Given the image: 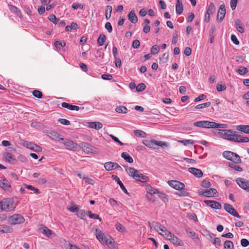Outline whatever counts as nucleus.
<instances>
[{
	"label": "nucleus",
	"instance_id": "obj_1",
	"mask_svg": "<svg viewBox=\"0 0 249 249\" xmlns=\"http://www.w3.org/2000/svg\"><path fill=\"white\" fill-rule=\"evenodd\" d=\"M95 235L102 245L107 246L110 249H116L115 242L110 235L105 234L99 229L96 230Z\"/></svg>",
	"mask_w": 249,
	"mask_h": 249
},
{
	"label": "nucleus",
	"instance_id": "obj_2",
	"mask_svg": "<svg viewBox=\"0 0 249 249\" xmlns=\"http://www.w3.org/2000/svg\"><path fill=\"white\" fill-rule=\"evenodd\" d=\"M17 206V202L13 197H8L0 201V211L9 212L13 211Z\"/></svg>",
	"mask_w": 249,
	"mask_h": 249
},
{
	"label": "nucleus",
	"instance_id": "obj_3",
	"mask_svg": "<svg viewBox=\"0 0 249 249\" xmlns=\"http://www.w3.org/2000/svg\"><path fill=\"white\" fill-rule=\"evenodd\" d=\"M125 170L129 176L137 181L144 183L149 180V178L147 176L143 175L139 171L133 167H127Z\"/></svg>",
	"mask_w": 249,
	"mask_h": 249
},
{
	"label": "nucleus",
	"instance_id": "obj_4",
	"mask_svg": "<svg viewBox=\"0 0 249 249\" xmlns=\"http://www.w3.org/2000/svg\"><path fill=\"white\" fill-rule=\"evenodd\" d=\"M223 156L229 160L232 161L234 163H240L242 161L240 157L235 153L230 151H225L223 152Z\"/></svg>",
	"mask_w": 249,
	"mask_h": 249
},
{
	"label": "nucleus",
	"instance_id": "obj_5",
	"mask_svg": "<svg viewBox=\"0 0 249 249\" xmlns=\"http://www.w3.org/2000/svg\"><path fill=\"white\" fill-rule=\"evenodd\" d=\"M25 221L24 217L19 214H14L9 217L8 222L10 225H15L23 223Z\"/></svg>",
	"mask_w": 249,
	"mask_h": 249
},
{
	"label": "nucleus",
	"instance_id": "obj_6",
	"mask_svg": "<svg viewBox=\"0 0 249 249\" xmlns=\"http://www.w3.org/2000/svg\"><path fill=\"white\" fill-rule=\"evenodd\" d=\"M62 141H63L62 143L64 145L67 149L73 151H78L79 150V145L76 142H74L73 141L69 139L64 138H63Z\"/></svg>",
	"mask_w": 249,
	"mask_h": 249
},
{
	"label": "nucleus",
	"instance_id": "obj_7",
	"mask_svg": "<svg viewBox=\"0 0 249 249\" xmlns=\"http://www.w3.org/2000/svg\"><path fill=\"white\" fill-rule=\"evenodd\" d=\"M237 132H233L231 129H225L222 139L234 142Z\"/></svg>",
	"mask_w": 249,
	"mask_h": 249
},
{
	"label": "nucleus",
	"instance_id": "obj_8",
	"mask_svg": "<svg viewBox=\"0 0 249 249\" xmlns=\"http://www.w3.org/2000/svg\"><path fill=\"white\" fill-rule=\"evenodd\" d=\"M22 145L25 147L36 152H41L42 151V148L40 146L32 142L24 141Z\"/></svg>",
	"mask_w": 249,
	"mask_h": 249
},
{
	"label": "nucleus",
	"instance_id": "obj_9",
	"mask_svg": "<svg viewBox=\"0 0 249 249\" xmlns=\"http://www.w3.org/2000/svg\"><path fill=\"white\" fill-rule=\"evenodd\" d=\"M217 190L214 188H210L209 189L202 190L199 193L200 195L208 197L216 196H217Z\"/></svg>",
	"mask_w": 249,
	"mask_h": 249
},
{
	"label": "nucleus",
	"instance_id": "obj_10",
	"mask_svg": "<svg viewBox=\"0 0 249 249\" xmlns=\"http://www.w3.org/2000/svg\"><path fill=\"white\" fill-rule=\"evenodd\" d=\"M79 149L82 148L83 151L87 154L92 153L94 152V147L88 143L82 142L79 145Z\"/></svg>",
	"mask_w": 249,
	"mask_h": 249
},
{
	"label": "nucleus",
	"instance_id": "obj_11",
	"mask_svg": "<svg viewBox=\"0 0 249 249\" xmlns=\"http://www.w3.org/2000/svg\"><path fill=\"white\" fill-rule=\"evenodd\" d=\"M236 181L238 185L242 189L249 191V181L247 180L244 178H238Z\"/></svg>",
	"mask_w": 249,
	"mask_h": 249
},
{
	"label": "nucleus",
	"instance_id": "obj_12",
	"mask_svg": "<svg viewBox=\"0 0 249 249\" xmlns=\"http://www.w3.org/2000/svg\"><path fill=\"white\" fill-rule=\"evenodd\" d=\"M168 184L170 186L177 190H182L185 187L183 183L177 180H169L168 181Z\"/></svg>",
	"mask_w": 249,
	"mask_h": 249
},
{
	"label": "nucleus",
	"instance_id": "obj_13",
	"mask_svg": "<svg viewBox=\"0 0 249 249\" xmlns=\"http://www.w3.org/2000/svg\"><path fill=\"white\" fill-rule=\"evenodd\" d=\"M224 209L231 215L236 217L240 218L241 216L236 212L235 210L233 208L232 205L226 203L224 205Z\"/></svg>",
	"mask_w": 249,
	"mask_h": 249
},
{
	"label": "nucleus",
	"instance_id": "obj_14",
	"mask_svg": "<svg viewBox=\"0 0 249 249\" xmlns=\"http://www.w3.org/2000/svg\"><path fill=\"white\" fill-rule=\"evenodd\" d=\"M226 14L225 7L224 4L220 6L219 9L217 14V20L220 22L222 21L224 19Z\"/></svg>",
	"mask_w": 249,
	"mask_h": 249
},
{
	"label": "nucleus",
	"instance_id": "obj_15",
	"mask_svg": "<svg viewBox=\"0 0 249 249\" xmlns=\"http://www.w3.org/2000/svg\"><path fill=\"white\" fill-rule=\"evenodd\" d=\"M204 203L213 209H220L221 208V204L214 200H205Z\"/></svg>",
	"mask_w": 249,
	"mask_h": 249
},
{
	"label": "nucleus",
	"instance_id": "obj_16",
	"mask_svg": "<svg viewBox=\"0 0 249 249\" xmlns=\"http://www.w3.org/2000/svg\"><path fill=\"white\" fill-rule=\"evenodd\" d=\"M104 167L107 171H111L118 168H121L118 163L111 161L106 162L104 164Z\"/></svg>",
	"mask_w": 249,
	"mask_h": 249
},
{
	"label": "nucleus",
	"instance_id": "obj_17",
	"mask_svg": "<svg viewBox=\"0 0 249 249\" xmlns=\"http://www.w3.org/2000/svg\"><path fill=\"white\" fill-rule=\"evenodd\" d=\"M0 187L5 191H10L11 188L9 181L5 178L0 180Z\"/></svg>",
	"mask_w": 249,
	"mask_h": 249
},
{
	"label": "nucleus",
	"instance_id": "obj_18",
	"mask_svg": "<svg viewBox=\"0 0 249 249\" xmlns=\"http://www.w3.org/2000/svg\"><path fill=\"white\" fill-rule=\"evenodd\" d=\"M148 224L151 228H153L159 233L162 231L164 228V227L162 226L160 224L155 221L151 223L149 222Z\"/></svg>",
	"mask_w": 249,
	"mask_h": 249
},
{
	"label": "nucleus",
	"instance_id": "obj_19",
	"mask_svg": "<svg viewBox=\"0 0 249 249\" xmlns=\"http://www.w3.org/2000/svg\"><path fill=\"white\" fill-rule=\"evenodd\" d=\"M168 240L176 246H183L184 245L183 242L173 234L172 235V237H170Z\"/></svg>",
	"mask_w": 249,
	"mask_h": 249
},
{
	"label": "nucleus",
	"instance_id": "obj_20",
	"mask_svg": "<svg viewBox=\"0 0 249 249\" xmlns=\"http://www.w3.org/2000/svg\"><path fill=\"white\" fill-rule=\"evenodd\" d=\"M112 178L119 185L120 188L122 189V190L123 191V192L125 194H128V193L124 185L122 182L120 180V179L118 177H117V176L112 175Z\"/></svg>",
	"mask_w": 249,
	"mask_h": 249
},
{
	"label": "nucleus",
	"instance_id": "obj_21",
	"mask_svg": "<svg viewBox=\"0 0 249 249\" xmlns=\"http://www.w3.org/2000/svg\"><path fill=\"white\" fill-rule=\"evenodd\" d=\"M61 106L63 107L67 108L71 110H76L78 111L79 110L80 107L78 106L72 105L69 103L63 102L62 103Z\"/></svg>",
	"mask_w": 249,
	"mask_h": 249
},
{
	"label": "nucleus",
	"instance_id": "obj_22",
	"mask_svg": "<svg viewBox=\"0 0 249 249\" xmlns=\"http://www.w3.org/2000/svg\"><path fill=\"white\" fill-rule=\"evenodd\" d=\"M189 171L193 175H194L197 178H200L203 176L202 172L200 169L196 168H189Z\"/></svg>",
	"mask_w": 249,
	"mask_h": 249
},
{
	"label": "nucleus",
	"instance_id": "obj_23",
	"mask_svg": "<svg viewBox=\"0 0 249 249\" xmlns=\"http://www.w3.org/2000/svg\"><path fill=\"white\" fill-rule=\"evenodd\" d=\"M142 142L147 147L152 149H155V140H143Z\"/></svg>",
	"mask_w": 249,
	"mask_h": 249
},
{
	"label": "nucleus",
	"instance_id": "obj_24",
	"mask_svg": "<svg viewBox=\"0 0 249 249\" xmlns=\"http://www.w3.org/2000/svg\"><path fill=\"white\" fill-rule=\"evenodd\" d=\"M129 20L133 23H136L138 22V18L134 10H131L128 15Z\"/></svg>",
	"mask_w": 249,
	"mask_h": 249
},
{
	"label": "nucleus",
	"instance_id": "obj_25",
	"mask_svg": "<svg viewBox=\"0 0 249 249\" xmlns=\"http://www.w3.org/2000/svg\"><path fill=\"white\" fill-rule=\"evenodd\" d=\"M89 126L91 128L99 130L102 128L103 124L99 122H90L89 123Z\"/></svg>",
	"mask_w": 249,
	"mask_h": 249
},
{
	"label": "nucleus",
	"instance_id": "obj_26",
	"mask_svg": "<svg viewBox=\"0 0 249 249\" xmlns=\"http://www.w3.org/2000/svg\"><path fill=\"white\" fill-rule=\"evenodd\" d=\"M236 136L234 142H249V137H242L236 133Z\"/></svg>",
	"mask_w": 249,
	"mask_h": 249
},
{
	"label": "nucleus",
	"instance_id": "obj_27",
	"mask_svg": "<svg viewBox=\"0 0 249 249\" xmlns=\"http://www.w3.org/2000/svg\"><path fill=\"white\" fill-rule=\"evenodd\" d=\"M236 136L234 142H249V137H242L236 133Z\"/></svg>",
	"mask_w": 249,
	"mask_h": 249
},
{
	"label": "nucleus",
	"instance_id": "obj_28",
	"mask_svg": "<svg viewBox=\"0 0 249 249\" xmlns=\"http://www.w3.org/2000/svg\"><path fill=\"white\" fill-rule=\"evenodd\" d=\"M5 159L9 162L14 163L15 161L14 156L10 153H6L3 155Z\"/></svg>",
	"mask_w": 249,
	"mask_h": 249
},
{
	"label": "nucleus",
	"instance_id": "obj_29",
	"mask_svg": "<svg viewBox=\"0 0 249 249\" xmlns=\"http://www.w3.org/2000/svg\"><path fill=\"white\" fill-rule=\"evenodd\" d=\"M236 129L244 133L249 134V125H239L236 126Z\"/></svg>",
	"mask_w": 249,
	"mask_h": 249
},
{
	"label": "nucleus",
	"instance_id": "obj_30",
	"mask_svg": "<svg viewBox=\"0 0 249 249\" xmlns=\"http://www.w3.org/2000/svg\"><path fill=\"white\" fill-rule=\"evenodd\" d=\"M160 234L162 236L166 238L167 239H168L170 237H172V235L173 234L170 231L167 230L165 227L162 230V231L160 232Z\"/></svg>",
	"mask_w": 249,
	"mask_h": 249
},
{
	"label": "nucleus",
	"instance_id": "obj_31",
	"mask_svg": "<svg viewBox=\"0 0 249 249\" xmlns=\"http://www.w3.org/2000/svg\"><path fill=\"white\" fill-rule=\"evenodd\" d=\"M121 157L127 162L131 163L133 162L132 158L127 153L123 152L121 155Z\"/></svg>",
	"mask_w": 249,
	"mask_h": 249
},
{
	"label": "nucleus",
	"instance_id": "obj_32",
	"mask_svg": "<svg viewBox=\"0 0 249 249\" xmlns=\"http://www.w3.org/2000/svg\"><path fill=\"white\" fill-rule=\"evenodd\" d=\"M41 232L43 234L46 235L48 237H51L53 234V231L46 227H44L42 228Z\"/></svg>",
	"mask_w": 249,
	"mask_h": 249
},
{
	"label": "nucleus",
	"instance_id": "obj_33",
	"mask_svg": "<svg viewBox=\"0 0 249 249\" xmlns=\"http://www.w3.org/2000/svg\"><path fill=\"white\" fill-rule=\"evenodd\" d=\"M112 11V6L110 5H107L106 6V13H105V16H106V19L108 20L110 18Z\"/></svg>",
	"mask_w": 249,
	"mask_h": 249
},
{
	"label": "nucleus",
	"instance_id": "obj_34",
	"mask_svg": "<svg viewBox=\"0 0 249 249\" xmlns=\"http://www.w3.org/2000/svg\"><path fill=\"white\" fill-rule=\"evenodd\" d=\"M2 226V233H11L13 231V228L10 226L1 225Z\"/></svg>",
	"mask_w": 249,
	"mask_h": 249
},
{
	"label": "nucleus",
	"instance_id": "obj_35",
	"mask_svg": "<svg viewBox=\"0 0 249 249\" xmlns=\"http://www.w3.org/2000/svg\"><path fill=\"white\" fill-rule=\"evenodd\" d=\"M134 134L136 137L141 138H145L147 136V134L145 132L138 129L134 130Z\"/></svg>",
	"mask_w": 249,
	"mask_h": 249
},
{
	"label": "nucleus",
	"instance_id": "obj_36",
	"mask_svg": "<svg viewBox=\"0 0 249 249\" xmlns=\"http://www.w3.org/2000/svg\"><path fill=\"white\" fill-rule=\"evenodd\" d=\"M236 27L237 31L240 33H243L244 32V29L242 26V24L241 23L240 20L237 19L235 21Z\"/></svg>",
	"mask_w": 249,
	"mask_h": 249
},
{
	"label": "nucleus",
	"instance_id": "obj_37",
	"mask_svg": "<svg viewBox=\"0 0 249 249\" xmlns=\"http://www.w3.org/2000/svg\"><path fill=\"white\" fill-rule=\"evenodd\" d=\"M115 228L118 231L121 232V233H124L126 232L125 227L119 222L116 223Z\"/></svg>",
	"mask_w": 249,
	"mask_h": 249
},
{
	"label": "nucleus",
	"instance_id": "obj_38",
	"mask_svg": "<svg viewBox=\"0 0 249 249\" xmlns=\"http://www.w3.org/2000/svg\"><path fill=\"white\" fill-rule=\"evenodd\" d=\"M224 248L225 249H233L234 244L233 242L230 240H226L224 242Z\"/></svg>",
	"mask_w": 249,
	"mask_h": 249
},
{
	"label": "nucleus",
	"instance_id": "obj_39",
	"mask_svg": "<svg viewBox=\"0 0 249 249\" xmlns=\"http://www.w3.org/2000/svg\"><path fill=\"white\" fill-rule=\"evenodd\" d=\"M183 10V7L182 3H176V11L178 15H180Z\"/></svg>",
	"mask_w": 249,
	"mask_h": 249
},
{
	"label": "nucleus",
	"instance_id": "obj_40",
	"mask_svg": "<svg viewBox=\"0 0 249 249\" xmlns=\"http://www.w3.org/2000/svg\"><path fill=\"white\" fill-rule=\"evenodd\" d=\"M106 39V36L105 35L101 34L99 36L98 39L97 43L99 45V46H101L103 45L105 40Z\"/></svg>",
	"mask_w": 249,
	"mask_h": 249
},
{
	"label": "nucleus",
	"instance_id": "obj_41",
	"mask_svg": "<svg viewBox=\"0 0 249 249\" xmlns=\"http://www.w3.org/2000/svg\"><path fill=\"white\" fill-rule=\"evenodd\" d=\"M115 110L117 112L120 113H126L127 112V108L124 106H119L116 108Z\"/></svg>",
	"mask_w": 249,
	"mask_h": 249
},
{
	"label": "nucleus",
	"instance_id": "obj_42",
	"mask_svg": "<svg viewBox=\"0 0 249 249\" xmlns=\"http://www.w3.org/2000/svg\"><path fill=\"white\" fill-rule=\"evenodd\" d=\"M215 11V6H214L213 3L211 2L207 9L206 12H207L210 14H212L213 13H214Z\"/></svg>",
	"mask_w": 249,
	"mask_h": 249
},
{
	"label": "nucleus",
	"instance_id": "obj_43",
	"mask_svg": "<svg viewBox=\"0 0 249 249\" xmlns=\"http://www.w3.org/2000/svg\"><path fill=\"white\" fill-rule=\"evenodd\" d=\"M24 187L25 188L33 191L35 194H38L40 193V191L37 188H36L32 185L25 184Z\"/></svg>",
	"mask_w": 249,
	"mask_h": 249
},
{
	"label": "nucleus",
	"instance_id": "obj_44",
	"mask_svg": "<svg viewBox=\"0 0 249 249\" xmlns=\"http://www.w3.org/2000/svg\"><path fill=\"white\" fill-rule=\"evenodd\" d=\"M229 167L231 168L234 169L235 170L238 172H242L243 171V169L239 165L235 164L234 163H229Z\"/></svg>",
	"mask_w": 249,
	"mask_h": 249
},
{
	"label": "nucleus",
	"instance_id": "obj_45",
	"mask_svg": "<svg viewBox=\"0 0 249 249\" xmlns=\"http://www.w3.org/2000/svg\"><path fill=\"white\" fill-rule=\"evenodd\" d=\"M236 71L240 75H245L248 72V70L247 68L241 66L236 70Z\"/></svg>",
	"mask_w": 249,
	"mask_h": 249
},
{
	"label": "nucleus",
	"instance_id": "obj_46",
	"mask_svg": "<svg viewBox=\"0 0 249 249\" xmlns=\"http://www.w3.org/2000/svg\"><path fill=\"white\" fill-rule=\"evenodd\" d=\"M156 194L158 195V196L160 198L164 201H167L168 200V196L163 192H159Z\"/></svg>",
	"mask_w": 249,
	"mask_h": 249
},
{
	"label": "nucleus",
	"instance_id": "obj_47",
	"mask_svg": "<svg viewBox=\"0 0 249 249\" xmlns=\"http://www.w3.org/2000/svg\"><path fill=\"white\" fill-rule=\"evenodd\" d=\"M206 121H198L194 123V125L196 127L206 128Z\"/></svg>",
	"mask_w": 249,
	"mask_h": 249
},
{
	"label": "nucleus",
	"instance_id": "obj_48",
	"mask_svg": "<svg viewBox=\"0 0 249 249\" xmlns=\"http://www.w3.org/2000/svg\"><path fill=\"white\" fill-rule=\"evenodd\" d=\"M51 134L52 138L56 141L60 142L63 140V138L60 137L59 135L55 132H53L51 133Z\"/></svg>",
	"mask_w": 249,
	"mask_h": 249
},
{
	"label": "nucleus",
	"instance_id": "obj_49",
	"mask_svg": "<svg viewBox=\"0 0 249 249\" xmlns=\"http://www.w3.org/2000/svg\"><path fill=\"white\" fill-rule=\"evenodd\" d=\"M211 102H208L205 103L199 104L196 106L195 108L196 109L203 108L205 107H209L211 106Z\"/></svg>",
	"mask_w": 249,
	"mask_h": 249
},
{
	"label": "nucleus",
	"instance_id": "obj_50",
	"mask_svg": "<svg viewBox=\"0 0 249 249\" xmlns=\"http://www.w3.org/2000/svg\"><path fill=\"white\" fill-rule=\"evenodd\" d=\"M160 47L157 45L153 46L151 48V53L152 54H156L159 53Z\"/></svg>",
	"mask_w": 249,
	"mask_h": 249
},
{
	"label": "nucleus",
	"instance_id": "obj_51",
	"mask_svg": "<svg viewBox=\"0 0 249 249\" xmlns=\"http://www.w3.org/2000/svg\"><path fill=\"white\" fill-rule=\"evenodd\" d=\"M146 190L147 193L151 195L156 194L157 193H158V190L157 189H155L150 186H148Z\"/></svg>",
	"mask_w": 249,
	"mask_h": 249
},
{
	"label": "nucleus",
	"instance_id": "obj_52",
	"mask_svg": "<svg viewBox=\"0 0 249 249\" xmlns=\"http://www.w3.org/2000/svg\"><path fill=\"white\" fill-rule=\"evenodd\" d=\"M78 217H79L82 219H85L86 216L85 211L83 210H79L76 213Z\"/></svg>",
	"mask_w": 249,
	"mask_h": 249
},
{
	"label": "nucleus",
	"instance_id": "obj_53",
	"mask_svg": "<svg viewBox=\"0 0 249 249\" xmlns=\"http://www.w3.org/2000/svg\"><path fill=\"white\" fill-rule=\"evenodd\" d=\"M136 89L137 91L141 92L146 89V86L143 83H140L136 86Z\"/></svg>",
	"mask_w": 249,
	"mask_h": 249
},
{
	"label": "nucleus",
	"instance_id": "obj_54",
	"mask_svg": "<svg viewBox=\"0 0 249 249\" xmlns=\"http://www.w3.org/2000/svg\"><path fill=\"white\" fill-rule=\"evenodd\" d=\"M227 88L225 84H221L218 83L216 86V90L218 92L222 91L225 90Z\"/></svg>",
	"mask_w": 249,
	"mask_h": 249
},
{
	"label": "nucleus",
	"instance_id": "obj_55",
	"mask_svg": "<svg viewBox=\"0 0 249 249\" xmlns=\"http://www.w3.org/2000/svg\"><path fill=\"white\" fill-rule=\"evenodd\" d=\"M215 122L206 121V128H215Z\"/></svg>",
	"mask_w": 249,
	"mask_h": 249
},
{
	"label": "nucleus",
	"instance_id": "obj_56",
	"mask_svg": "<svg viewBox=\"0 0 249 249\" xmlns=\"http://www.w3.org/2000/svg\"><path fill=\"white\" fill-rule=\"evenodd\" d=\"M33 95L36 98L40 99L42 97V92L38 90H34L32 92Z\"/></svg>",
	"mask_w": 249,
	"mask_h": 249
},
{
	"label": "nucleus",
	"instance_id": "obj_57",
	"mask_svg": "<svg viewBox=\"0 0 249 249\" xmlns=\"http://www.w3.org/2000/svg\"><path fill=\"white\" fill-rule=\"evenodd\" d=\"M178 142L183 144L184 145H186L188 144L193 145L194 143L193 141L191 140H183L178 141Z\"/></svg>",
	"mask_w": 249,
	"mask_h": 249
},
{
	"label": "nucleus",
	"instance_id": "obj_58",
	"mask_svg": "<svg viewBox=\"0 0 249 249\" xmlns=\"http://www.w3.org/2000/svg\"><path fill=\"white\" fill-rule=\"evenodd\" d=\"M88 214L89 218L99 219L101 221L102 219L98 214L92 213L90 211L88 212Z\"/></svg>",
	"mask_w": 249,
	"mask_h": 249
},
{
	"label": "nucleus",
	"instance_id": "obj_59",
	"mask_svg": "<svg viewBox=\"0 0 249 249\" xmlns=\"http://www.w3.org/2000/svg\"><path fill=\"white\" fill-rule=\"evenodd\" d=\"M168 54L166 53H164L160 57V60L163 63H165L168 61Z\"/></svg>",
	"mask_w": 249,
	"mask_h": 249
},
{
	"label": "nucleus",
	"instance_id": "obj_60",
	"mask_svg": "<svg viewBox=\"0 0 249 249\" xmlns=\"http://www.w3.org/2000/svg\"><path fill=\"white\" fill-rule=\"evenodd\" d=\"M49 20L56 24L58 21V19L53 14L51 15L48 17Z\"/></svg>",
	"mask_w": 249,
	"mask_h": 249
},
{
	"label": "nucleus",
	"instance_id": "obj_61",
	"mask_svg": "<svg viewBox=\"0 0 249 249\" xmlns=\"http://www.w3.org/2000/svg\"><path fill=\"white\" fill-rule=\"evenodd\" d=\"M54 45L57 49H60L61 47H64L66 45V43L65 41L59 42L56 41L54 42Z\"/></svg>",
	"mask_w": 249,
	"mask_h": 249
},
{
	"label": "nucleus",
	"instance_id": "obj_62",
	"mask_svg": "<svg viewBox=\"0 0 249 249\" xmlns=\"http://www.w3.org/2000/svg\"><path fill=\"white\" fill-rule=\"evenodd\" d=\"M212 242L216 246H220L221 245V240L218 237L214 238L212 240Z\"/></svg>",
	"mask_w": 249,
	"mask_h": 249
},
{
	"label": "nucleus",
	"instance_id": "obj_63",
	"mask_svg": "<svg viewBox=\"0 0 249 249\" xmlns=\"http://www.w3.org/2000/svg\"><path fill=\"white\" fill-rule=\"evenodd\" d=\"M186 232L190 236L192 237L193 239L196 237V234L191 229H187Z\"/></svg>",
	"mask_w": 249,
	"mask_h": 249
},
{
	"label": "nucleus",
	"instance_id": "obj_64",
	"mask_svg": "<svg viewBox=\"0 0 249 249\" xmlns=\"http://www.w3.org/2000/svg\"><path fill=\"white\" fill-rule=\"evenodd\" d=\"M68 209L72 213H77L79 210V206L76 205H74L69 207Z\"/></svg>",
	"mask_w": 249,
	"mask_h": 249
}]
</instances>
